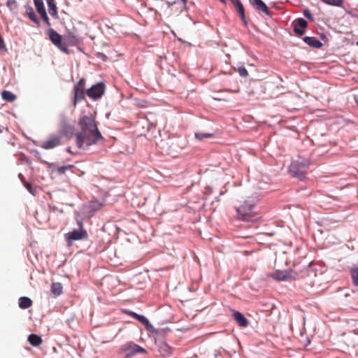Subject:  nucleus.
<instances>
[{
  "label": "nucleus",
  "mask_w": 358,
  "mask_h": 358,
  "mask_svg": "<svg viewBox=\"0 0 358 358\" xmlns=\"http://www.w3.org/2000/svg\"><path fill=\"white\" fill-rule=\"evenodd\" d=\"M79 125L81 131L76 135L78 148H81L84 145L90 146L103 139L92 116H84L80 118Z\"/></svg>",
  "instance_id": "1"
},
{
  "label": "nucleus",
  "mask_w": 358,
  "mask_h": 358,
  "mask_svg": "<svg viewBox=\"0 0 358 358\" xmlns=\"http://www.w3.org/2000/svg\"><path fill=\"white\" fill-rule=\"evenodd\" d=\"M48 35L52 43L66 54L70 53L69 46H77L80 43L79 38L71 31H68L62 36L51 28L48 31Z\"/></svg>",
  "instance_id": "2"
},
{
  "label": "nucleus",
  "mask_w": 358,
  "mask_h": 358,
  "mask_svg": "<svg viewBox=\"0 0 358 358\" xmlns=\"http://www.w3.org/2000/svg\"><path fill=\"white\" fill-rule=\"evenodd\" d=\"M252 208L253 205L245 201L243 204L236 208L238 218L243 221L251 220L254 217Z\"/></svg>",
  "instance_id": "3"
},
{
  "label": "nucleus",
  "mask_w": 358,
  "mask_h": 358,
  "mask_svg": "<svg viewBox=\"0 0 358 358\" xmlns=\"http://www.w3.org/2000/svg\"><path fill=\"white\" fill-rule=\"evenodd\" d=\"M307 169L308 164L299 162H292L289 166V172L293 176L299 178L300 180H303L306 178Z\"/></svg>",
  "instance_id": "4"
},
{
  "label": "nucleus",
  "mask_w": 358,
  "mask_h": 358,
  "mask_svg": "<svg viewBox=\"0 0 358 358\" xmlns=\"http://www.w3.org/2000/svg\"><path fill=\"white\" fill-rule=\"evenodd\" d=\"M79 226L78 230H73L66 234V238L68 241L85 240L88 238L87 232L83 229V223L81 221H78Z\"/></svg>",
  "instance_id": "5"
},
{
  "label": "nucleus",
  "mask_w": 358,
  "mask_h": 358,
  "mask_svg": "<svg viewBox=\"0 0 358 358\" xmlns=\"http://www.w3.org/2000/svg\"><path fill=\"white\" fill-rule=\"evenodd\" d=\"M272 278L278 281L296 280L298 278L296 272L292 270L277 271L271 275Z\"/></svg>",
  "instance_id": "6"
},
{
  "label": "nucleus",
  "mask_w": 358,
  "mask_h": 358,
  "mask_svg": "<svg viewBox=\"0 0 358 358\" xmlns=\"http://www.w3.org/2000/svg\"><path fill=\"white\" fill-rule=\"evenodd\" d=\"M105 91V85L102 83H99L92 86L87 90L86 94L92 99H97L101 98Z\"/></svg>",
  "instance_id": "7"
},
{
  "label": "nucleus",
  "mask_w": 358,
  "mask_h": 358,
  "mask_svg": "<svg viewBox=\"0 0 358 358\" xmlns=\"http://www.w3.org/2000/svg\"><path fill=\"white\" fill-rule=\"evenodd\" d=\"M61 143V136H51L48 140L41 143V147L45 150H50L59 146Z\"/></svg>",
  "instance_id": "8"
},
{
  "label": "nucleus",
  "mask_w": 358,
  "mask_h": 358,
  "mask_svg": "<svg viewBox=\"0 0 358 358\" xmlns=\"http://www.w3.org/2000/svg\"><path fill=\"white\" fill-rule=\"evenodd\" d=\"M123 350L124 351H128V355H133L137 353H147L145 349L131 342L127 343L125 345H124Z\"/></svg>",
  "instance_id": "9"
},
{
  "label": "nucleus",
  "mask_w": 358,
  "mask_h": 358,
  "mask_svg": "<svg viewBox=\"0 0 358 358\" xmlns=\"http://www.w3.org/2000/svg\"><path fill=\"white\" fill-rule=\"evenodd\" d=\"M308 23L303 18H299L294 22V31L298 36H302L305 32Z\"/></svg>",
  "instance_id": "10"
},
{
  "label": "nucleus",
  "mask_w": 358,
  "mask_h": 358,
  "mask_svg": "<svg viewBox=\"0 0 358 358\" xmlns=\"http://www.w3.org/2000/svg\"><path fill=\"white\" fill-rule=\"evenodd\" d=\"M85 90L73 87V99L72 102L74 107L77 105L78 102L85 98Z\"/></svg>",
  "instance_id": "11"
},
{
  "label": "nucleus",
  "mask_w": 358,
  "mask_h": 358,
  "mask_svg": "<svg viewBox=\"0 0 358 358\" xmlns=\"http://www.w3.org/2000/svg\"><path fill=\"white\" fill-rule=\"evenodd\" d=\"M172 348L166 343L162 342L159 345V352L163 357H169L172 355Z\"/></svg>",
  "instance_id": "12"
},
{
  "label": "nucleus",
  "mask_w": 358,
  "mask_h": 358,
  "mask_svg": "<svg viewBox=\"0 0 358 358\" xmlns=\"http://www.w3.org/2000/svg\"><path fill=\"white\" fill-rule=\"evenodd\" d=\"M234 318L240 327H245L248 325V321L245 316L238 311L234 313Z\"/></svg>",
  "instance_id": "13"
},
{
  "label": "nucleus",
  "mask_w": 358,
  "mask_h": 358,
  "mask_svg": "<svg viewBox=\"0 0 358 358\" xmlns=\"http://www.w3.org/2000/svg\"><path fill=\"white\" fill-rule=\"evenodd\" d=\"M252 5L256 10L262 11L266 15H269V9L262 0H252Z\"/></svg>",
  "instance_id": "14"
},
{
  "label": "nucleus",
  "mask_w": 358,
  "mask_h": 358,
  "mask_svg": "<svg viewBox=\"0 0 358 358\" xmlns=\"http://www.w3.org/2000/svg\"><path fill=\"white\" fill-rule=\"evenodd\" d=\"M233 5L235 6L237 12L241 15L242 20L245 21V9L243 5L242 4L241 0H230Z\"/></svg>",
  "instance_id": "15"
},
{
  "label": "nucleus",
  "mask_w": 358,
  "mask_h": 358,
  "mask_svg": "<svg viewBox=\"0 0 358 358\" xmlns=\"http://www.w3.org/2000/svg\"><path fill=\"white\" fill-rule=\"evenodd\" d=\"M303 41L310 47L315 48H320L322 45V43L315 37L306 36L303 38Z\"/></svg>",
  "instance_id": "16"
},
{
  "label": "nucleus",
  "mask_w": 358,
  "mask_h": 358,
  "mask_svg": "<svg viewBox=\"0 0 358 358\" xmlns=\"http://www.w3.org/2000/svg\"><path fill=\"white\" fill-rule=\"evenodd\" d=\"M129 315L141 322L147 329H149V327H151L149 320L145 316L138 315L132 311H130Z\"/></svg>",
  "instance_id": "17"
},
{
  "label": "nucleus",
  "mask_w": 358,
  "mask_h": 358,
  "mask_svg": "<svg viewBox=\"0 0 358 358\" xmlns=\"http://www.w3.org/2000/svg\"><path fill=\"white\" fill-rule=\"evenodd\" d=\"M49 13L54 17H58L57 8L55 0H46Z\"/></svg>",
  "instance_id": "18"
},
{
  "label": "nucleus",
  "mask_w": 358,
  "mask_h": 358,
  "mask_svg": "<svg viewBox=\"0 0 358 358\" xmlns=\"http://www.w3.org/2000/svg\"><path fill=\"white\" fill-rule=\"evenodd\" d=\"M32 306V301L27 296H22L19 299V307L22 309H27Z\"/></svg>",
  "instance_id": "19"
},
{
  "label": "nucleus",
  "mask_w": 358,
  "mask_h": 358,
  "mask_svg": "<svg viewBox=\"0 0 358 358\" xmlns=\"http://www.w3.org/2000/svg\"><path fill=\"white\" fill-rule=\"evenodd\" d=\"M28 341L33 346H38L42 343V338L37 334H31L28 336Z\"/></svg>",
  "instance_id": "20"
},
{
  "label": "nucleus",
  "mask_w": 358,
  "mask_h": 358,
  "mask_svg": "<svg viewBox=\"0 0 358 358\" xmlns=\"http://www.w3.org/2000/svg\"><path fill=\"white\" fill-rule=\"evenodd\" d=\"M73 167V166L71 165V164L66 165V166H55L52 168V171H54L59 175H62V174H64L66 171L71 170Z\"/></svg>",
  "instance_id": "21"
},
{
  "label": "nucleus",
  "mask_w": 358,
  "mask_h": 358,
  "mask_svg": "<svg viewBox=\"0 0 358 358\" xmlns=\"http://www.w3.org/2000/svg\"><path fill=\"white\" fill-rule=\"evenodd\" d=\"M51 292L55 296H59L62 293V286L59 282H53L51 285Z\"/></svg>",
  "instance_id": "22"
},
{
  "label": "nucleus",
  "mask_w": 358,
  "mask_h": 358,
  "mask_svg": "<svg viewBox=\"0 0 358 358\" xmlns=\"http://www.w3.org/2000/svg\"><path fill=\"white\" fill-rule=\"evenodd\" d=\"M1 97L3 99H4L7 101H9V102H13L17 99V96L15 94H13L10 91H6V90H4L1 92Z\"/></svg>",
  "instance_id": "23"
},
{
  "label": "nucleus",
  "mask_w": 358,
  "mask_h": 358,
  "mask_svg": "<svg viewBox=\"0 0 358 358\" xmlns=\"http://www.w3.org/2000/svg\"><path fill=\"white\" fill-rule=\"evenodd\" d=\"M350 275L352 283L355 286H358V267H353L350 269Z\"/></svg>",
  "instance_id": "24"
},
{
  "label": "nucleus",
  "mask_w": 358,
  "mask_h": 358,
  "mask_svg": "<svg viewBox=\"0 0 358 358\" xmlns=\"http://www.w3.org/2000/svg\"><path fill=\"white\" fill-rule=\"evenodd\" d=\"M26 13L30 20H31L36 24H38V23H39L38 19L37 18L34 10L31 7L27 8Z\"/></svg>",
  "instance_id": "25"
},
{
  "label": "nucleus",
  "mask_w": 358,
  "mask_h": 358,
  "mask_svg": "<svg viewBox=\"0 0 358 358\" xmlns=\"http://www.w3.org/2000/svg\"><path fill=\"white\" fill-rule=\"evenodd\" d=\"M35 7L39 14L45 11L43 0H34Z\"/></svg>",
  "instance_id": "26"
},
{
  "label": "nucleus",
  "mask_w": 358,
  "mask_h": 358,
  "mask_svg": "<svg viewBox=\"0 0 358 358\" xmlns=\"http://www.w3.org/2000/svg\"><path fill=\"white\" fill-rule=\"evenodd\" d=\"M321 1L326 4L338 7H341L343 3V0H321Z\"/></svg>",
  "instance_id": "27"
},
{
  "label": "nucleus",
  "mask_w": 358,
  "mask_h": 358,
  "mask_svg": "<svg viewBox=\"0 0 358 358\" xmlns=\"http://www.w3.org/2000/svg\"><path fill=\"white\" fill-rule=\"evenodd\" d=\"M236 71L241 77H247L248 76V72L243 66H238Z\"/></svg>",
  "instance_id": "28"
},
{
  "label": "nucleus",
  "mask_w": 358,
  "mask_h": 358,
  "mask_svg": "<svg viewBox=\"0 0 358 358\" xmlns=\"http://www.w3.org/2000/svg\"><path fill=\"white\" fill-rule=\"evenodd\" d=\"M85 80L84 78H81L79 80L78 83L74 86V87L85 90Z\"/></svg>",
  "instance_id": "29"
},
{
  "label": "nucleus",
  "mask_w": 358,
  "mask_h": 358,
  "mask_svg": "<svg viewBox=\"0 0 358 358\" xmlns=\"http://www.w3.org/2000/svg\"><path fill=\"white\" fill-rule=\"evenodd\" d=\"M195 136L199 140H203L205 138H208L211 136V134H203V133H196Z\"/></svg>",
  "instance_id": "30"
},
{
  "label": "nucleus",
  "mask_w": 358,
  "mask_h": 358,
  "mask_svg": "<svg viewBox=\"0 0 358 358\" xmlns=\"http://www.w3.org/2000/svg\"><path fill=\"white\" fill-rule=\"evenodd\" d=\"M40 15H41V18L44 20V22L48 25H50V20H49V17H48V15L46 13V11L41 13Z\"/></svg>",
  "instance_id": "31"
},
{
  "label": "nucleus",
  "mask_w": 358,
  "mask_h": 358,
  "mask_svg": "<svg viewBox=\"0 0 358 358\" xmlns=\"http://www.w3.org/2000/svg\"><path fill=\"white\" fill-rule=\"evenodd\" d=\"M303 15L306 17L308 20L313 21V16L308 9H305L303 10Z\"/></svg>",
  "instance_id": "32"
},
{
  "label": "nucleus",
  "mask_w": 358,
  "mask_h": 358,
  "mask_svg": "<svg viewBox=\"0 0 358 358\" xmlns=\"http://www.w3.org/2000/svg\"><path fill=\"white\" fill-rule=\"evenodd\" d=\"M24 186L26 189L32 194H34V189L32 187V185L30 183H25Z\"/></svg>",
  "instance_id": "33"
},
{
  "label": "nucleus",
  "mask_w": 358,
  "mask_h": 358,
  "mask_svg": "<svg viewBox=\"0 0 358 358\" xmlns=\"http://www.w3.org/2000/svg\"><path fill=\"white\" fill-rule=\"evenodd\" d=\"M15 3V1H11V0H8V1H7V4H8V6H11V4H13V3Z\"/></svg>",
  "instance_id": "34"
},
{
  "label": "nucleus",
  "mask_w": 358,
  "mask_h": 358,
  "mask_svg": "<svg viewBox=\"0 0 358 358\" xmlns=\"http://www.w3.org/2000/svg\"><path fill=\"white\" fill-rule=\"evenodd\" d=\"M19 178H20L21 180H23V179H24V177L22 173L19 174Z\"/></svg>",
  "instance_id": "35"
},
{
  "label": "nucleus",
  "mask_w": 358,
  "mask_h": 358,
  "mask_svg": "<svg viewBox=\"0 0 358 358\" xmlns=\"http://www.w3.org/2000/svg\"><path fill=\"white\" fill-rule=\"evenodd\" d=\"M182 3L185 5L187 3V0H180Z\"/></svg>",
  "instance_id": "36"
},
{
  "label": "nucleus",
  "mask_w": 358,
  "mask_h": 358,
  "mask_svg": "<svg viewBox=\"0 0 358 358\" xmlns=\"http://www.w3.org/2000/svg\"><path fill=\"white\" fill-rule=\"evenodd\" d=\"M355 99L357 104L358 105V96H355Z\"/></svg>",
  "instance_id": "37"
},
{
  "label": "nucleus",
  "mask_w": 358,
  "mask_h": 358,
  "mask_svg": "<svg viewBox=\"0 0 358 358\" xmlns=\"http://www.w3.org/2000/svg\"><path fill=\"white\" fill-rule=\"evenodd\" d=\"M354 333L358 334V329L353 330Z\"/></svg>",
  "instance_id": "38"
},
{
  "label": "nucleus",
  "mask_w": 358,
  "mask_h": 358,
  "mask_svg": "<svg viewBox=\"0 0 358 358\" xmlns=\"http://www.w3.org/2000/svg\"><path fill=\"white\" fill-rule=\"evenodd\" d=\"M357 45H358V41H357Z\"/></svg>",
  "instance_id": "39"
}]
</instances>
